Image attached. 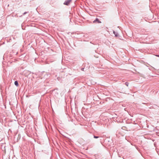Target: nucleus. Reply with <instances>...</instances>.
<instances>
[{"label": "nucleus", "mask_w": 159, "mask_h": 159, "mask_svg": "<svg viewBox=\"0 0 159 159\" xmlns=\"http://www.w3.org/2000/svg\"><path fill=\"white\" fill-rule=\"evenodd\" d=\"M72 0H66L63 4L65 5H68Z\"/></svg>", "instance_id": "nucleus-1"}, {"label": "nucleus", "mask_w": 159, "mask_h": 159, "mask_svg": "<svg viewBox=\"0 0 159 159\" xmlns=\"http://www.w3.org/2000/svg\"><path fill=\"white\" fill-rule=\"evenodd\" d=\"M96 22H98V23H101V22L97 18H96L95 20L93 21V22L94 23H96Z\"/></svg>", "instance_id": "nucleus-2"}, {"label": "nucleus", "mask_w": 159, "mask_h": 159, "mask_svg": "<svg viewBox=\"0 0 159 159\" xmlns=\"http://www.w3.org/2000/svg\"><path fill=\"white\" fill-rule=\"evenodd\" d=\"M16 86H18V83L17 81H15L14 82Z\"/></svg>", "instance_id": "nucleus-3"}, {"label": "nucleus", "mask_w": 159, "mask_h": 159, "mask_svg": "<svg viewBox=\"0 0 159 159\" xmlns=\"http://www.w3.org/2000/svg\"><path fill=\"white\" fill-rule=\"evenodd\" d=\"M113 34H114L115 36L116 37L118 35L117 33H116L114 31H113Z\"/></svg>", "instance_id": "nucleus-4"}, {"label": "nucleus", "mask_w": 159, "mask_h": 159, "mask_svg": "<svg viewBox=\"0 0 159 159\" xmlns=\"http://www.w3.org/2000/svg\"><path fill=\"white\" fill-rule=\"evenodd\" d=\"M125 84L127 86H128L129 83L127 82H126L125 83Z\"/></svg>", "instance_id": "nucleus-5"}, {"label": "nucleus", "mask_w": 159, "mask_h": 159, "mask_svg": "<svg viewBox=\"0 0 159 159\" xmlns=\"http://www.w3.org/2000/svg\"><path fill=\"white\" fill-rule=\"evenodd\" d=\"M93 137H94V138H96V139L98 138H99L98 136H95V135Z\"/></svg>", "instance_id": "nucleus-6"}, {"label": "nucleus", "mask_w": 159, "mask_h": 159, "mask_svg": "<svg viewBox=\"0 0 159 159\" xmlns=\"http://www.w3.org/2000/svg\"><path fill=\"white\" fill-rule=\"evenodd\" d=\"M28 13V12H25L23 13V15H25V14H26V13Z\"/></svg>", "instance_id": "nucleus-7"}, {"label": "nucleus", "mask_w": 159, "mask_h": 159, "mask_svg": "<svg viewBox=\"0 0 159 159\" xmlns=\"http://www.w3.org/2000/svg\"><path fill=\"white\" fill-rule=\"evenodd\" d=\"M84 69V68H82V70H83V69Z\"/></svg>", "instance_id": "nucleus-8"}, {"label": "nucleus", "mask_w": 159, "mask_h": 159, "mask_svg": "<svg viewBox=\"0 0 159 159\" xmlns=\"http://www.w3.org/2000/svg\"><path fill=\"white\" fill-rule=\"evenodd\" d=\"M156 56L157 57H159V55H157Z\"/></svg>", "instance_id": "nucleus-9"}]
</instances>
